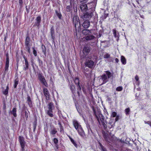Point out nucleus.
Wrapping results in <instances>:
<instances>
[{"instance_id":"1","label":"nucleus","mask_w":151,"mask_h":151,"mask_svg":"<svg viewBox=\"0 0 151 151\" xmlns=\"http://www.w3.org/2000/svg\"><path fill=\"white\" fill-rule=\"evenodd\" d=\"M73 124L79 134L82 137H84L85 136L84 132L81 126L79 124L78 122L76 120H73Z\"/></svg>"},{"instance_id":"2","label":"nucleus","mask_w":151,"mask_h":151,"mask_svg":"<svg viewBox=\"0 0 151 151\" xmlns=\"http://www.w3.org/2000/svg\"><path fill=\"white\" fill-rule=\"evenodd\" d=\"M93 115L96 116V118L97 119L99 122V119L102 124L103 125L104 127L105 128H106L107 127L106 122L105 121H104V117L103 115L100 112H99L98 115V116L96 113V111L94 108H93Z\"/></svg>"},{"instance_id":"3","label":"nucleus","mask_w":151,"mask_h":151,"mask_svg":"<svg viewBox=\"0 0 151 151\" xmlns=\"http://www.w3.org/2000/svg\"><path fill=\"white\" fill-rule=\"evenodd\" d=\"M73 23L75 25V29L76 31L78 29V30L80 29V22L79 18L77 16H75L73 18Z\"/></svg>"},{"instance_id":"4","label":"nucleus","mask_w":151,"mask_h":151,"mask_svg":"<svg viewBox=\"0 0 151 151\" xmlns=\"http://www.w3.org/2000/svg\"><path fill=\"white\" fill-rule=\"evenodd\" d=\"M85 65L90 68H93L95 66L94 62L91 60H86L85 63Z\"/></svg>"},{"instance_id":"5","label":"nucleus","mask_w":151,"mask_h":151,"mask_svg":"<svg viewBox=\"0 0 151 151\" xmlns=\"http://www.w3.org/2000/svg\"><path fill=\"white\" fill-rule=\"evenodd\" d=\"M90 47L88 46H85L83 49V53L84 55H85L84 57H86V55L89 53L90 51Z\"/></svg>"},{"instance_id":"6","label":"nucleus","mask_w":151,"mask_h":151,"mask_svg":"<svg viewBox=\"0 0 151 151\" xmlns=\"http://www.w3.org/2000/svg\"><path fill=\"white\" fill-rule=\"evenodd\" d=\"M101 77L103 81L102 84L106 83L108 81L109 78H107L106 75L103 74L101 76Z\"/></svg>"},{"instance_id":"7","label":"nucleus","mask_w":151,"mask_h":151,"mask_svg":"<svg viewBox=\"0 0 151 151\" xmlns=\"http://www.w3.org/2000/svg\"><path fill=\"white\" fill-rule=\"evenodd\" d=\"M24 58L25 60V65H24L23 70H26L28 68L29 64L27 58L24 56Z\"/></svg>"},{"instance_id":"8","label":"nucleus","mask_w":151,"mask_h":151,"mask_svg":"<svg viewBox=\"0 0 151 151\" xmlns=\"http://www.w3.org/2000/svg\"><path fill=\"white\" fill-rule=\"evenodd\" d=\"M43 92L44 95L46 97L47 100H49L50 94L47 88H44L43 89Z\"/></svg>"},{"instance_id":"9","label":"nucleus","mask_w":151,"mask_h":151,"mask_svg":"<svg viewBox=\"0 0 151 151\" xmlns=\"http://www.w3.org/2000/svg\"><path fill=\"white\" fill-rule=\"evenodd\" d=\"M36 22L35 23L34 25L39 27L41 21V18L40 16H38L36 19Z\"/></svg>"},{"instance_id":"10","label":"nucleus","mask_w":151,"mask_h":151,"mask_svg":"<svg viewBox=\"0 0 151 151\" xmlns=\"http://www.w3.org/2000/svg\"><path fill=\"white\" fill-rule=\"evenodd\" d=\"M93 13L92 12L90 13L87 12L83 16V18H91V17L93 16Z\"/></svg>"},{"instance_id":"11","label":"nucleus","mask_w":151,"mask_h":151,"mask_svg":"<svg viewBox=\"0 0 151 151\" xmlns=\"http://www.w3.org/2000/svg\"><path fill=\"white\" fill-rule=\"evenodd\" d=\"M90 22L89 21L86 20L84 22L82 26L85 28H88L90 26Z\"/></svg>"},{"instance_id":"12","label":"nucleus","mask_w":151,"mask_h":151,"mask_svg":"<svg viewBox=\"0 0 151 151\" xmlns=\"http://www.w3.org/2000/svg\"><path fill=\"white\" fill-rule=\"evenodd\" d=\"M19 140L21 146L23 147V146H24L25 142L24 138L23 137L20 136L19 137Z\"/></svg>"},{"instance_id":"13","label":"nucleus","mask_w":151,"mask_h":151,"mask_svg":"<svg viewBox=\"0 0 151 151\" xmlns=\"http://www.w3.org/2000/svg\"><path fill=\"white\" fill-rule=\"evenodd\" d=\"M80 8L82 11H86L87 9V5L86 4H81L80 6Z\"/></svg>"},{"instance_id":"14","label":"nucleus","mask_w":151,"mask_h":151,"mask_svg":"<svg viewBox=\"0 0 151 151\" xmlns=\"http://www.w3.org/2000/svg\"><path fill=\"white\" fill-rule=\"evenodd\" d=\"M52 110L47 109L46 110V113L50 117H53L54 115L53 114Z\"/></svg>"},{"instance_id":"15","label":"nucleus","mask_w":151,"mask_h":151,"mask_svg":"<svg viewBox=\"0 0 151 151\" xmlns=\"http://www.w3.org/2000/svg\"><path fill=\"white\" fill-rule=\"evenodd\" d=\"M17 108H13L11 111H10L11 113L13 114L14 117H16L17 116L16 114Z\"/></svg>"},{"instance_id":"16","label":"nucleus","mask_w":151,"mask_h":151,"mask_svg":"<svg viewBox=\"0 0 151 151\" xmlns=\"http://www.w3.org/2000/svg\"><path fill=\"white\" fill-rule=\"evenodd\" d=\"M86 40H89L94 39L95 37L93 35H90L86 36L84 37Z\"/></svg>"},{"instance_id":"17","label":"nucleus","mask_w":151,"mask_h":151,"mask_svg":"<svg viewBox=\"0 0 151 151\" xmlns=\"http://www.w3.org/2000/svg\"><path fill=\"white\" fill-rule=\"evenodd\" d=\"M27 102L29 106L30 107H32V102L31 100L30 97L29 96L27 97Z\"/></svg>"},{"instance_id":"18","label":"nucleus","mask_w":151,"mask_h":151,"mask_svg":"<svg viewBox=\"0 0 151 151\" xmlns=\"http://www.w3.org/2000/svg\"><path fill=\"white\" fill-rule=\"evenodd\" d=\"M30 42V39L29 36H27L26 38L25 42V45L26 46L30 45L29 43Z\"/></svg>"},{"instance_id":"19","label":"nucleus","mask_w":151,"mask_h":151,"mask_svg":"<svg viewBox=\"0 0 151 151\" xmlns=\"http://www.w3.org/2000/svg\"><path fill=\"white\" fill-rule=\"evenodd\" d=\"M48 106V108L47 109L53 110L54 106L52 102H50Z\"/></svg>"},{"instance_id":"20","label":"nucleus","mask_w":151,"mask_h":151,"mask_svg":"<svg viewBox=\"0 0 151 151\" xmlns=\"http://www.w3.org/2000/svg\"><path fill=\"white\" fill-rule=\"evenodd\" d=\"M121 60L122 63L123 64H125L126 63V59L123 56H121Z\"/></svg>"},{"instance_id":"21","label":"nucleus","mask_w":151,"mask_h":151,"mask_svg":"<svg viewBox=\"0 0 151 151\" xmlns=\"http://www.w3.org/2000/svg\"><path fill=\"white\" fill-rule=\"evenodd\" d=\"M57 131L56 130V129L53 128L51 130L50 134L51 135H54L56 133Z\"/></svg>"},{"instance_id":"22","label":"nucleus","mask_w":151,"mask_h":151,"mask_svg":"<svg viewBox=\"0 0 151 151\" xmlns=\"http://www.w3.org/2000/svg\"><path fill=\"white\" fill-rule=\"evenodd\" d=\"M106 74L105 75H106V76H107V78L109 79L112 76V74L109 71H105Z\"/></svg>"},{"instance_id":"23","label":"nucleus","mask_w":151,"mask_h":151,"mask_svg":"<svg viewBox=\"0 0 151 151\" xmlns=\"http://www.w3.org/2000/svg\"><path fill=\"white\" fill-rule=\"evenodd\" d=\"M112 31L113 33V34H114V36L115 37L118 38L119 36V33H117L116 30L114 29H113L112 30Z\"/></svg>"},{"instance_id":"24","label":"nucleus","mask_w":151,"mask_h":151,"mask_svg":"<svg viewBox=\"0 0 151 151\" xmlns=\"http://www.w3.org/2000/svg\"><path fill=\"white\" fill-rule=\"evenodd\" d=\"M9 90V86L8 84L6 88V89L4 91H3V93L5 95H7L8 93Z\"/></svg>"},{"instance_id":"25","label":"nucleus","mask_w":151,"mask_h":151,"mask_svg":"<svg viewBox=\"0 0 151 151\" xmlns=\"http://www.w3.org/2000/svg\"><path fill=\"white\" fill-rule=\"evenodd\" d=\"M83 33L85 35H87L88 34L90 31L89 30L87 29H84L82 31Z\"/></svg>"},{"instance_id":"26","label":"nucleus","mask_w":151,"mask_h":151,"mask_svg":"<svg viewBox=\"0 0 151 151\" xmlns=\"http://www.w3.org/2000/svg\"><path fill=\"white\" fill-rule=\"evenodd\" d=\"M70 139V140L71 142L76 147H77V145L75 141L74 140L71 138L70 137H69Z\"/></svg>"},{"instance_id":"27","label":"nucleus","mask_w":151,"mask_h":151,"mask_svg":"<svg viewBox=\"0 0 151 151\" xmlns=\"http://www.w3.org/2000/svg\"><path fill=\"white\" fill-rule=\"evenodd\" d=\"M74 82H75V84L77 85L78 84H79V79L77 78H75L74 80Z\"/></svg>"},{"instance_id":"28","label":"nucleus","mask_w":151,"mask_h":151,"mask_svg":"<svg viewBox=\"0 0 151 151\" xmlns=\"http://www.w3.org/2000/svg\"><path fill=\"white\" fill-rule=\"evenodd\" d=\"M99 144L100 145L99 148L101 149L102 151H106V149L100 143H99Z\"/></svg>"},{"instance_id":"29","label":"nucleus","mask_w":151,"mask_h":151,"mask_svg":"<svg viewBox=\"0 0 151 151\" xmlns=\"http://www.w3.org/2000/svg\"><path fill=\"white\" fill-rule=\"evenodd\" d=\"M87 127L88 129V133L89 134H91L92 133L91 127L89 125H87Z\"/></svg>"},{"instance_id":"30","label":"nucleus","mask_w":151,"mask_h":151,"mask_svg":"<svg viewBox=\"0 0 151 151\" xmlns=\"http://www.w3.org/2000/svg\"><path fill=\"white\" fill-rule=\"evenodd\" d=\"M124 111L126 115H128L129 114V112L130 111V109L129 108H127L125 109Z\"/></svg>"},{"instance_id":"31","label":"nucleus","mask_w":151,"mask_h":151,"mask_svg":"<svg viewBox=\"0 0 151 151\" xmlns=\"http://www.w3.org/2000/svg\"><path fill=\"white\" fill-rule=\"evenodd\" d=\"M18 84V80L17 79H16L14 81V87L15 88H16Z\"/></svg>"},{"instance_id":"32","label":"nucleus","mask_w":151,"mask_h":151,"mask_svg":"<svg viewBox=\"0 0 151 151\" xmlns=\"http://www.w3.org/2000/svg\"><path fill=\"white\" fill-rule=\"evenodd\" d=\"M56 14L57 16L58 17V18L60 19H61V17H62V15L59 12H57V11H55Z\"/></svg>"},{"instance_id":"33","label":"nucleus","mask_w":151,"mask_h":151,"mask_svg":"<svg viewBox=\"0 0 151 151\" xmlns=\"http://www.w3.org/2000/svg\"><path fill=\"white\" fill-rule=\"evenodd\" d=\"M70 89L73 92V91H75V90L76 89V88H75V86L74 85H72L70 86Z\"/></svg>"},{"instance_id":"34","label":"nucleus","mask_w":151,"mask_h":151,"mask_svg":"<svg viewBox=\"0 0 151 151\" xmlns=\"http://www.w3.org/2000/svg\"><path fill=\"white\" fill-rule=\"evenodd\" d=\"M59 124L60 125V132H63L64 130L63 129V126H62L60 123H59Z\"/></svg>"},{"instance_id":"35","label":"nucleus","mask_w":151,"mask_h":151,"mask_svg":"<svg viewBox=\"0 0 151 151\" xmlns=\"http://www.w3.org/2000/svg\"><path fill=\"white\" fill-rule=\"evenodd\" d=\"M104 57L105 58H109L110 57V55L108 53H106L104 55Z\"/></svg>"},{"instance_id":"36","label":"nucleus","mask_w":151,"mask_h":151,"mask_svg":"<svg viewBox=\"0 0 151 151\" xmlns=\"http://www.w3.org/2000/svg\"><path fill=\"white\" fill-rule=\"evenodd\" d=\"M123 89V88L122 86H119L117 87L116 89V91H122Z\"/></svg>"},{"instance_id":"37","label":"nucleus","mask_w":151,"mask_h":151,"mask_svg":"<svg viewBox=\"0 0 151 151\" xmlns=\"http://www.w3.org/2000/svg\"><path fill=\"white\" fill-rule=\"evenodd\" d=\"M26 46V48L28 51V52L29 53H30V45H27Z\"/></svg>"},{"instance_id":"38","label":"nucleus","mask_w":151,"mask_h":151,"mask_svg":"<svg viewBox=\"0 0 151 151\" xmlns=\"http://www.w3.org/2000/svg\"><path fill=\"white\" fill-rule=\"evenodd\" d=\"M39 79L41 82H42L45 80L44 78L42 76H41L40 77Z\"/></svg>"},{"instance_id":"39","label":"nucleus","mask_w":151,"mask_h":151,"mask_svg":"<svg viewBox=\"0 0 151 151\" xmlns=\"http://www.w3.org/2000/svg\"><path fill=\"white\" fill-rule=\"evenodd\" d=\"M32 49L33 50V54L35 56H37V52L36 50L35 49L34 47L32 48Z\"/></svg>"},{"instance_id":"40","label":"nucleus","mask_w":151,"mask_h":151,"mask_svg":"<svg viewBox=\"0 0 151 151\" xmlns=\"http://www.w3.org/2000/svg\"><path fill=\"white\" fill-rule=\"evenodd\" d=\"M70 6H67L66 8V10L67 12H69L70 11Z\"/></svg>"},{"instance_id":"41","label":"nucleus","mask_w":151,"mask_h":151,"mask_svg":"<svg viewBox=\"0 0 151 151\" xmlns=\"http://www.w3.org/2000/svg\"><path fill=\"white\" fill-rule=\"evenodd\" d=\"M51 34H54V29L53 27H51Z\"/></svg>"},{"instance_id":"42","label":"nucleus","mask_w":151,"mask_h":151,"mask_svg":"<svg viewBox=\"0 0 151 151\" xmlns=\"http://www.w3.org/2000/svg\"><path fill=\"white\" fill-rule=\"evenodd\" d=\"M25 117L26 119H27L28 118V114L27 112L26 111H25Z\"/></svg>"},{"instance_id":"43","label":"nucleus","mask_w":151,"mask_h":151,"mask_svg":"<svg viewBox=\"0 0 151 151\" xmlns=\"http://www.w3.org/2000/svg\"><path fill=\"white\" fill-rule=\"evenodd\" d=\"M54 142L55 144H57L58 142V140L56 138H54Z\"/></svg>"},{"instance_id":"44","label":"nucleus","mask_w":151,"mask_h":151,"mask_svg":"<svg viewBox=\"0 0 151 151\" xmlns=\"http://www.w3.org/2000/svg\"><path fill=\"white\" fill-rule=\"evenodd\" d=\"M116 115V113L115 112H113L112 113V116L113 117H115Z\"/></svg>"},{"instance_id":"45","label":"nucleus","mask_w":151,"mask_h":151,"mask_svg":"<svg viewBox=\"0 0 151 151\" xmlns=\"http://www.w3.org/2000/svg\"><path fill=\"white\" fill-rule=\"evenodd\" d=\"M43 84L46 86H47V84L46 82V80H45L44 81H43L42 82Z\"/></svg>"},{"instance_id":"46","label":"nucleus","mask_w":151,"mask_h":151,"mask_svg":"<svg viewBox=\"0 0 151 151\" xmlns=\"http://www.w3.org/2000/svg\"><path fill=\"white\" fill-rule=\"evenodd\" d=\"M9 67V65L6 64L5 67V70L7 71L8 70Z\"/></svg>"},{"instance_id":"47","label":"nucleus","mask_w":151,"mask_h":151,"mask_svg":"<svg viewBox=\"0 0 151 151\" xmlns=\"http://www.w3.org/2000/svg\"><path fill=\"white\" fill-rule=\"evenodd\" d=\"M19 2L20 6L21 7L23 3L22 0H19Z\"/></svg>"},{"instance_id":"48","label":"nucleus","mask_w":151,"mask_h":151,"mask_svg":"<svg viewBox=\"0 0 151 151\" xmlns=\"http://www.w3.org/2000/svg\"><path fill=\"white\" fill-rule=\"evenodd\" d=\"M77 86L78 87V90L81 91V86H80V85H79V84H78L77 85Z\"/></svg>"},{"instance_id":"49","label":"nucleus","mask_w":151,"mask_h":151,"mask_svg":"<svg viewBox=\"0 0 151 151\" xmlns=\"http://www.w3.org/2000/svg\"><path fill=\"white\" fill-rule=\"evenodd\" d=\"M9 59H6V64L9 65Z\"/></svg>"},{"instance_id":"50","label":"nucleus","mask_w":151,"mask_h":151,"mask_svg":"<svg viewBox=\"0 0 151 151\" xmlns=\"http://www.w3.org/2000/svg\"><path fill=\"white\" fill-rule=\"evenodd\" d=\"M135 78L136 80L137 81H138L139 80V77L137 76H135Z\"/></svg>"},{"instance_id":"51","label":"nucleus","mask_w":151,"mask_h":151,"mask_svg":"<svg viewBox=\"0 0 151 151\" xmlns=\"http://www.w3.org/2000/svg\"><path fill=\"white\" fill-rule=\"evenodd\" d=\"M3 109L4 110L6 109V105L4 103V105L3 106Z\"/></svg>"},{"instance_id":"52","label":"nucleus","mask_w":151,"mask_h":151,"mask_svg":"<svg viewBox=\"0 0 151 151\" xmlns=\"http://www.w3.org/2000/svg\"><path fill=\"white\" fill-rule=\"evenodd\" d=\"M88 0H82V1H81V2H83L84 3H86Z\"/></svg>"},{"instance_id":"53","label":"nucleus","mask_w":151,"mask_h":151,"mask_svg":"<svg viewBox=\"0 0 151 151\" xmlns=\"http://www.w3.org/2000/svg\"><path fill=\"white\" fill-rule=\"evenodd\" d=\"M21 147H22L21 150L22 151H24V146H23H23L22 147V146H21Z\"/></svg>"},{"instance_id":"54","label":"nucleus","mask_w":151,"mask_h":151,"mask_svg":"<svg viewBox=\"0 0 151 151\" xmlns=\"http://www.w3.org/2000/svg\"><path fill=\"white\" fill-rule=\"evenodd\" d=\"M6 59H9V54L7 53L6 55Z\"/></svg>"},{"instance_id":"55","label":"nucleus","mask_w":151,"mask_h":151,"mask_svg":"<svg viewBox=\"0 0 151 151\" xmlns=\"http://www.w3.org/2000/svg\"><path fill=\"white\" fill-rule=\"evenodd\" d=\"M51 37L53 40H54L55 38L54 34H51Z\"/></svg>"},{"instance_id":"56","label":"nucleus","mask_w":151,"mask_h":151,"mask_svg":"<svg viewBox=\"0 0 151 151\" xmlns=\"http://www.w3.org/2000/svg\"><path fill=\"white\" fill-rule=\"evenodd\" d=\"M150 121H148L147 122L145 121V124H149L150 123Z\"/></svg>"},{"instance_id":"57","label":"nucleus","mask_w":151,"mask_h":151,"mask_svg":"<svg viewBox=\"0 0 151 151\" xmlns=\"http://www.w3.org/2000/svg\"><path fill=\"white\" fill-rule=\"evenodd\" d=\"M74 0H70V4H71L73 3Z\"/></svg>"},{"instance_id":"58","label":"nucleus","mask_w":151,"mask_h":151,"mask_svg":"<svg viewBox=\"0 0 151 151\" xmlns=\"http://www.w3.org/2000/svg\"><path fill=\"white\" fill-rule=\"evenodd\" d=\"M115 61L116 63H117L119 61V60L117 58H116L115 59Z\"/></svg>"},{"instance_id":"59","label":"nucleus","mask_w":151,"mask_h":151,"mask_svg":"<svg viewBox=\"0 0 151 151\" xmlns=\"http://www.w3.org/2000/svg\"><path fill=\"white\" fill-rule=\"evenodd\" d=\"M118 120V118H117V117H116V118H115V121H117Z\"/></svg>"},{"instance_id":"60","label":"nucleus","mask_w":151,"mask_h":151,"mask_svg":"<svg viewBox=\"0 0 151 151\" xmlns=\"http://www.w3.org/2000/svg\"><path fill=\"white\" fill-rule=\"evenodd\" d=\"M56 145V147L57 148V149H58V145H57V144H56V145Z\"/></svg>"},{"instance_id":"61","label":"nucleus","mask_w":151,"mask_h":151,"mask_svg":"<svg viewBox=\"0 0 151 151\" xmlns=\"http://www.w3.org/2000/svg\"><path fill=\"white\" fill-rule=\"evenodd\" d=\"M106 141H108V142H109V141L108 140V139H106Z\"/></svg>"},{"instance_id":"62","label":"nucleus","mask_w":151,"mask_h":151,"mask_svg":"<svg viewBox=\"0 0 151 151\" xmlns=\"http://www.w3.org/2000/svg\"><path fill=\"white\" fill-rule=\"evenodd\" d=\"M78 95L79 96V93L78 91Z\"/></svg>"},{"instance_id":"63","label":"nucleus","mask_w":151,"mask_h":151,"mask_svg":"<svg viewBox=\"0 0 151 151\" xmlns=\"http://www.w3.org/2000/svg\"><path fill=\"white\" fill-rule=\"evenodd\" d=\"M137 1V3L139 4L138 1Z\"/></svg>"},{"instance_id":"64","label":"nucleus","mask_w":151,"mask_h":151,"mask_svg":"<svg viewBox=\"0 0 151 151\" xmlns=\"http://www.w3.org/2000/svg\"><path fill=\"white\" fill-rule=\"evenodd\" d=\"M148 151H151L150 150H149V149Z\"/></svg>"}]
</instances>
